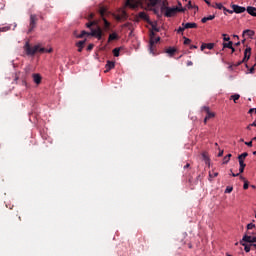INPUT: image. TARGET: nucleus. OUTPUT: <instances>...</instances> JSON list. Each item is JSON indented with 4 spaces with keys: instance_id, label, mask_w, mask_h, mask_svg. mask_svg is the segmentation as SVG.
<instances>
[{
    "instance_id": "f257e3e1",
    "label": "nucleus",
    "mask_w": 256,
    "mask_h": 256,
    "mask_svg": "<svg viewBox=\"0 0 256 256\" xmlns=\"http://www.w3.org/2000/svg\"><path fill=\"white\" fill-rule=\"evenodd\" d=\"M24 51L27 56H34L36 53H52L53 49H46L44 47H40V45H36L31 47L30 42H25Z\"/></svg>"
},
{
    "instance_id": "f03ea898",
    "label": "nucleus",
    "mask_w": 256,
    "mask_h": 256,
    "mask_svg": "<svg viewBox=\"0 0 256 256\" xmlns=\"http://www.w3.org/2000/svg\"><path fill=\"white\" fill-rule=\"evenodd\" d=\"M85 35L87 36H92L98 40L103 39V29L100 28V26H97V29H92L91 28V32H86L85 30H83L78 36H76V38L78 39H82L83 37H85Z\"/></svg>"
},
{
    "instance_id": "7ed1b4c3",
    "label": "nucleus",
    "mask_w": 256,
    "mask_h": 256,
    "mask_svg": "<svg viewBox=\"0 0 256 256\" xmlns=\"http://www.w3.org/2000/svg\"><path fill=\"white\" fill-rule=\"evenodd\" d=\"M160 42V37H155V32L152 31L149 39V53L155 55V44Z\"/></svg>"
},
{
    "instance_id": "20e7f679",
    "label": "nucleus",
    "mask_w": 256,
    "mask_h": 256,
    "mask_svg": "<svg viewBox=\"0 0 256 256\" xmlns=\"http://www.w3.org/2000/svg\"><path fill=\"white\" fill-rule=\"evenodd\" d=\"M107 14H108V9L105 7H101L100 8V16L102 17L103 27H104L105 31H109L110 26H111V23L105 18V16Z\"/></svg>"
},
{
    "instance_id": "39448f33",
    "label": "nucleus",
    "mask_w": 256,
    "mask_h": 256,
    "mask_svg": "<svg viewBox=\"0 0 256 256\" xmlns=\"http://www.w3.org/2000/svg\"><path fill=\"white\" fill-rule=\"evenodd\" d=\"M38 21H39V18L37 17L36 14L30 15V17H29V28H28L27 34H31V32H33V30L36 29Z\"/></svg>"
},
{
    "instance_id": "423d86ee",
    "label": "nucleus",
    "mask_w": 256,
    "mask_h": 256,
    "mask_svg": "<svg viewBox=\"0 0 256 256\" xmlns=\"http://www.w3.org/2000/svg\"><path fill=\"white\" fill-rule=\"evenodd\" d=\"M201 111L204 112V113H206V117H204V120H203V122H204L205 125L207 124V121H209V120L212 119V118H215V113H214V112H211L209 107L203 106V107L201 108Z\"/></svg>"
},
{
    "instance_id": "0eeeda50",
    "label": "nucleus",
    "mask_w": 256,
    "mask_h": 256,
    "mask_svg": "<svg viewBox=\"0 0 256 256\" xmlns=\"http://www.w3.org/2000/svg\"><path fill=\"white\" fill-rule=\"evenodd\" d=\"M177 13L178 8H165L164 12H162L167 18L174 17Z\"/></svg>"
},
{
    "instance_id": "6e6552de",
    "label": "nucleus",
    "mask_w": 256,
    "mask_h": 256,
    "mask_svg": "<svg viewBox=\"0 0 256 256\" xmlns=\"http://www.w3.org/2000/svg\"><path fill=\"white\" fill-rule=\"evenodd\" d=\"M251 51H252L251 47H247V49L244 50V58L242 62H239L238 65L236 66H239L242 63H246L247 61H249V58H251Z\"/></svg>"
},
{
    "instance_id": "1a4fd4ad",
    "label": "nucleus",
    "mask_w": 256,
    "mask_h": 256,
    "mask_svg": "<svg viewBox=\"0 0 256 256\" xmlns=\"http://www.w3.org/2000/svg\"><path fill=\"white\" fill-rule=\"evenodd\" d=\"M231 9L235 14H243L244 12H246V8L239 6L237 4H231Z\"/></svg>"
},
{
    "instance_id": "9d476101",
    "label": "nucleus",
    "mask_w": 256,
    "mask_h": 256,
    "mask_svg": "<svg viewBox=\"0 0 256 256\" xmlns=\"http://www.w3.org/2000/svg\"><path fill=\"white\" fill-rule=\"evenodd\" d=\"M139 5H141V1L126 0V6L132 9H137Z\"/></svg>"
},
{
    "instance_id": "9b49d317",
    "label": "nucleus",
    "mask_w": 256,
    "mask_h": 256,
    "mask_svg": "<svg viewBox=\"0 0 256 256\" xmlns=\"http://www.w3.org/2000/svg\"><path fill=\"white\" fill-rule=\"evenodd\" d=\"M127 17H128V15H127V12H125V11H121L119 15L114 14V18L116 21L126 20Z\"/></svg>"
},
{
    "instance_id": "f8f14e48",
    "label": "nucleus",
    "mask_w": 256,
    "mask_h": 256,
    "mask_svg": "<svg viewBox=\"0 0 256 256\" xmlns=\"http://www.w3.org/2000/svg\"><path fill=\"white\" fill-rule=\"evenodd\" d=\"M255 36V31L251 30V29H246L243 31V38H248V39H252V37Z\"/></svg>"
},
{
    "instance_id": "ddd939ff",
    "label": "nucleus",
    "mask_w": 256,
    "mask_h": 256,
    "mask_svg": "<svg viewBox=\"0 0 256 256\" xmlns=\"http://www.w3.org/2000/svg\"><path fill=\"white\" fill-rule=\"evenodd\" d=\"M239 243H240V245H242L244 247L245 253H249L251 251V245L246 244V243H248L247 240H243V238H242V240H240Z\"/></svg>"
},
{
    "instance_id": "4468645a",
    "label": "nucleus",
    "mask_w": 256,
    "mask_h": 256,
    "mask_svg": "<svg viewBox=\"0 0 256 256\" xmlns=\"http://www.w3.org/2000/svg\"><path fill=\"white\" fill-rule=\"evenodd\" d=\"M139 19H142L143 21H146L147 23H150L149 15H147L145 12H139L138 13Z\"/></svg>"
},
{
    "instance_id": "2eb2a0df",
    "label": "nucleus",
    "mask_w": 256,
    "mask_h": 256,
    "mask_svg": "<svg viewBox=\"0 0 256 256\" xmlns=\"http://www.w3.org/2000/svg\"><path fill=\"white\" fill-rule=\"evenodd\" d=\"M32 78H33V82L36 83L37 85H40L41 84V81H42V77L40 74L38 73H34L32 75Z\"/></svg>"
},
{
    "instance_id": "dca6fc26",
    "label": "nucleus",
    "mask_w": 256,
    "mask_h": 256,
    "mask_svg": "<svg viewBox=\"0 0 256 256\" xmlns=\"http://www.w3.org/2000/svg\"><path fill=\"white\" fill-rule=\"evenodd\" d=\"M185 29H197V24L195 22H188L181 24Z\"/></svg>"
},
{
    "instance_id": "f3484780",
    "label": "nucleus",
    "mask_w": 256,
    "mask_h": 256,
    "mask_svg": "<svg viewBox=\"0 0 256 256\" xmlns=\"http://www.w3.org/2000/svg\"><path fill=\"white\" fill-rule=\"evenodd\" d=\"M243 241H247V243H256V236L252 237L247 234H244Z\"/></svg>"
},
{
    "instance_id": "a211bd4d",
    "label": "nucleus",
    "mask_w": 256,
    "mask_h": 256,
    "mask_svg": "<svg viewBox=\"0 0 256 256\" xmlns=\"http://www.w3.org/2000/svg\"><path fill=\"white\" fill-rule=\"evenodd\" d=\"M245 11H247V13H248L250 16L256 17V8L251 7V6H248Z\"/></svg>"
},
{
    "instance_id": "6ab92c4d",
    "label": "nucleus",
    "mask_w": 256,
    "mask_h": 256,
    "mask_svg": "<svg viewBox=\"0 0 256 256\" xmlns=\"http://www.w3.org/2000/svg\"><path fill=\"white\" fill-rule=\"evenodd\" d=\"M86 40H80L76 43V47H78V52L81 53L83 48L85 47Z\"/></svg>"
},
{
    "instance_id": "aec40b11",
    "label": "nucleus",
    "mask_w": 256,
    "mask_h": 256,
    "mask_svg": "<svg viewBox=\"0 0 256 256\" xmlns=\"http://www.w3.org/2000/svg\"><path fill=\"white\" fill-rule=\"evenodd\" d=\"M105 68H106L105 73H108L110 70L115 68V62L107 61Z\"/></svg>"
},
{
    "instance_id": "412c9836",
    "label": "nucleus",
    "mask_w": 256,
    "mask_h": 256,
    "mask_svg": "<svg viewBox=\"0 0 256 256\" xmlns=\"http://www.w3.org/2000/svg\"><path fill=\"white\" fill-rule=\"evenodd\" d=\"M165 53L169 54V57H173L177 53V49L174 47H169L166 49Z\"/></svg>"
},
{
    "instance_id": "4be33fe9",
    "label": "nucleus",
    "mask_w": 256,
    "mask_h": 256,
    "mask_svg": "<svg viewBox=\"0 0 256 256\" xmlns=\"http://www.w3.org/2000/svg\"><path fill=\"white\" fill-rule=\"evenodd\" d=\"M119 39V36L116 32L114 33H111L109 36H108V43L112 42V41H116Z\"/></svg>"
},
{
    "instance_id": "5701e85b",
    "label": "nucleus",
    "mask_w": 256,
    "mask_h": 256,
    "mask_svg": "<svg viewBox=\"0 0 256 256\" xmlns=\"http://www.w3.org/2000/svg\"><path fill=\"white\" fill-rule=\"evenodd\" d=\"M161 13H164L165 9H169L170 7H168V1L167 0H162L161 2Z\"/></svg>"
},
{
    "instance_id": "b1692460",
    "label": "nucleus",
    "mask_w": 256,
    "mask_h": 256,
    "mask_svg": "<svg viewBox=\"0 0 256 256\" xmlns=\"http://www.w3.org/2000/svg\"><path fill=\"white\" fill-rule=\"evenodd\" d=\"M162 0H148L149 6L156 7V5L160 4Z\"/></svg>"
},
{
    "instance_id": "393cba45",
    "label": "nucleus",
    "mask_w": 256,
    "mask_h": 256,
    "mask_svg": "<svg viewBox=\"0 0 256 256\" xmlns=\"http://www.w3.org/2000/svg\"><path fill=\"white\" fill-rule=\"evenodd\" d=\"M214 19H215V15H210V16H208V17H203L202 20H201V22H202L203 24H205L207 21H212V20H214Z\"/></svg>"
},
{
    "instance_id": "a878e982",
    "label": "nucleus",
    "mask_w": 256,
    "mask_h": 256,
    "mask_svg": "<svg viewBox=\"0 0 256 256\" xmlns=\"http://www.w3.org/2000/svg\"><path fill=\"white\" fill-rule=\"evenodd\" d=\"M241 98V95L234 94L230 96V100L234 101V103H237V101Z\"/></svg>"
},
{
    "instance_id": "bb28decb",
    "label": "nucleus",
    "mask_w": 256,
    "mask_h": 256,
    "mask_svg": "<svg viewBox=\"0 0 256 256\" xmlns=\"http://www.w3.org/2000/svg\"><path fill=\"white\" fill-rule=\"evenodd\" d=\"M112 53L115 57H119L120 55V48L116 47L114 50H112Z\"/></svg>"
},
{
    "instance_id": "cd10ccee",
    "label": "nucleus",
    "mask_w": 256,
    "mask_h": 256,
    "mask_svg": "<svg viewBox=\"0 0 256 256\" xmlns=\"http://www.w3.org/2000/svg\"><path fill=\"white\" fill-rule=\"evenodd\" d=\"M223 46H224V48L232 49L233 48V42L229 41V43H224Z\"/></svg>"
},
{
    "instance_id": "c85d7f7f",
    "label": "nucleus",
    "mask_w": 256,
    "mask_h": 256,
    "mask_svg": "<svg viewBox=\"0 0 256 256\" xmlns=\"http://www.w3.org/2000/svg\"><path fill=\"white\" fill-rule=\"evenodd\" d=\"M246 157H248V153H247V152H244L243 154H241V155L238 156V160H245Z\"/></svg>"
},
{
    "instance_id": "c756f323",
    "label": "nucleus",
    "mask_w": 256,
    "mask_h": 256,
    "mask_svg": "<svg viewBox=\"0 0 256 256\" xmlns=\"http://www.w3.org/2000/svg\"><path fill=\"white\" fill-rule=\"evenodd\" d=\"M95 25H97V22H96V21H92V22H88V23L86 24V27H87L88 29H91L92 26H95Z\"/></svg>"
},
{
    "instance_id": "7c9ffc66",
    "label": "nucleus",
    "mask_w": 256,
    "mask_h": 256,
    "mask_svg": "<svg viewBox=\"0 0 256 256\" xmlns=\"http://www.w3.org/2000/svg\"><path fill=\"white\" fill-rule=\"evenodd\" d=\"M214 46H215L214 43L206 44V49L212 50V49H214Z\"/></svg>"
},
{
    "instance_id": "2f4dec72",
    "label": "nucleus",
    "mask_w": 256,
    "mask_h": 256,
    "mask_svg": "<svg viewBox=\"0 0 256 256\" xmlns=\"http://www.w3.org/2000/svg\"><path fill=\"white\" fill-rule=\"evenodd\" d=\"M255 228H256V225L253 224V223H249V224L247 225V229H248V230H252V229H255Z\"/></svg>"
},
{
    "instance_id": "473e14b6",
    "label": "nucleus",
    "mask_w": 256,
    "mask_h": 256,
    "mask_svg": "<svg viewBox=\"0 0 256 256\" xmlns=\"http://www.w3.org/2000/svg\"><path fill=\"white\" fill-rule=\"evenodd\" d=\"M216 8H217L218 10H223L225 7L223 6L222 3H216Z\"/></svg>"
},
{
    "instance_id": "72a5a7b5",
    "label": "nucleus",
    "mask_w": 256,
    "mask_h": 256,
    "mask_svg": "<svg viewBox=\"0 0 256 256\" xmlns=\"http://www.w3.org/2000/svg\"><path fill=\"white\" fill-rule=\"evenodd\" d=\"M240 167H246V163H244V159H238Z\"/></svg>"
},
{
    "instance_id": "f704fd0d",
    "label": "nucleus",
    "mask_w": 256,
    "mask_h": 256,
    "mask_svg": "<svg viewBox=\"0 0 256 256\" xmlns=\"http://www.w3.org/2000/svg\"><path fill=\"white\" fill-rule=\"evenodd\" d=\"M191 44V40L188 39L187 37H184V45H189Z\"/></svg>"
},
{
    "instance_id": "c9c22d12",
    "label": "nucleus",
    "mask_w": 256,
    "mask_h": 256,
    "mask_svg": "<svg viewBox=\"0 0 256 256\" xmlns=\"http://www.w3.org/2000/svg\"><path fill=\"white\" fill-rule=\"evenodd\" d=\"M185 30H186V28L183 26V27H179L177 32H178V34H182Z\"/></svg>"
},
{
    "instance_id": "e433bc0d",
    "label": "nucleus",
    "mask_w": 256,
    "mask_h": 256,
    "mask_svg": "<svg viewBox=\"0 0 256 256\" xmlns=\"http://www.w3.org/2000/svg\"><path fill=\"white\" fill-rule=\"evenodd\" d=\"M222 36H224V42L230 41V37L227 34H222Z\"/></svg>"
},
{
    "instance_id": "4c0bfd02",
    "label": "nucleus",
    "mask_w": 256,
    "mask_h": 256,
    "mask_svg": "<svg viewBox=\"0 0 256 256\" xmlns=\"http://www.w3.org/2000/svg\"><path fill=\"white\" fill-rule=\"evenodd\" d=\"M233 187H226L225 193H232Z\"/></svg>"
},
{
    "instance_id": "58836bf2",
    "label": "nucleus",
    "mask_w": 256,
    "mask_h": 256,
    "mask_svg": "<svg viewBox=\"0 0 256 256\" xmlns=\"http://www.w3.org/2000/svg\"><path fill=\"white\" fill-rule=\"evenodd\" d=\"M219 150V152H218V154H217V157H223V155H224V150H220V149H218Z\"/></svg>"
},
{
    "instance_id": "ea45409f",
    "label": "nucleus",
    "mask_w": 256,
    "mask_h": 256,
    "mask_svg": "<svg viewBox=\"0 0 256 256\" xmlns=\"http://www.w3.org/2000/svg\"><path fill=\"white\" fill-rule=\"evenodd\" d=\"M248 187H249L248 181H245V182H244V185H243V189H244V190H247Z\"/></svg>"
},
{
    "instance_id": "a19ab883",
    "label": "nucleus",
    "mask_w": 256,
    "mask_h": 256,
    "mask_svg": "<svg viewBox=\"0 0 256 256\" xmlns=\"http://www.w3.org/2000/svg\"><path fill=\"white\" fill-rule=\"evenodd\" d=\"M186 8H188V9H192L193 8L191 1H189L188 4H186Z\"/></svg>"
},
{
    "instance_id": "79ce46f5",
    "label": "nucleus",
    "mask_w": 256,
    "mask_h": 256,
    "mask_svg": "<svg viewBox=\"0 0 256 256\" xmlns=\"http://www.w3.org/2000/svg\"><path fill=\"white\" fill-rule=\"evenodd\" d=\"M152 30H153L154 32H160V29L157 28L155 25L152 26Z\"/></svg>"
},
{
    "instance_id": "37998d69",
    "label": "nucleus",
    "mask_w": 256,
    "mask_h": 256,
    "mask_svg": "<svg viewBox=\"0 0 256 256\" xmlns=\"http://www.w3.org/2000/svg\"><path fill=\"white\" fill-rule=\"evenodd\" d=\"M223 10H224L226 13H229V14H233V13H234L233 10H229V9H227V8H223Z\"/></svg>"
},
{
    "instance_id": "c03bdc74",
    "label": "nucleus",
    "mask_w": 256,
    "mask_h": 256,
    "mask_svg": "<svg viewBox=\"0 0 256 256\" xmlns=\"http://www.w3.org/2000/svg\"><path fill=\"white\" fill-rule=\"evenodd\" d=\"M245 168H246V166H240L239 173L242 174L244 172Z\"/></svg>"
},
{
    "instance_id": "a18cd8bd",
    "label": "nucleus",
    "mask_w": 256,
    "mask_h": 256,
    "mask_svg": "<svg viewBox=\"0 0 256 256\" xmlns=\"http://www.w3.org/2000/svg\"><path fill=\"white\" fill-rule=\"evenodd\" d=\"M247 243H249L251 247H254V249H256V242H247Z\"/></svg>"
},
{
    "instance_id": "49530a36",
    "label": "nucleus",
    "mask_w": 256,
    "mask_h": 256,
    "mask_svg": "<svg viewBox=\"0 0 256 256\" xmlns=\"http://www.w3.org/2000/svg\"><path fill=\"white\" fill-rule=\"evenodd\" d=\"M229 161H230V159H229V158L224 157V162H223V164H224V165H225V164H228V163H229Z\"/></svg>"
},
{
    "instance_id": "de8ad7c7",
    "label": "nucleus",
    "mask_w": 256,
    "mask_h": 256,
    "mask_svg": "<svg viewBox=\"0 0 256 256\" xmlns=\"http://www.w3.org/2000/svg\"><path fill=\"white\" fill-rule=\"evenodd\" d=\"M7 31H8L7 27H2V28H0V33H1V32H7Z\"/></svg>"
},
{
    "instance_id": "09e8293b",
    "label": "nucleus",
    "mask_w": 256,
    "mask_h": 256,
    "mask_svg": "<svg viewBox=\"0 0 256 256\" xmlns=\"http://www.w3.org/2000/svg\"><path fill=\"white\" fill-rule=\"evenodd\" d=\"M93 46H94L93 44H89L88 47H87V50L91 51L93 49Z\"/></svg>"
},
{
    "instance_id": "8fccbe9b",
    "label": "nucleus",
    "mask_w": 256,
    "mask_h": 256,
    "mask_svg": "<svg viewBox=\"0 0 256 256\" xmlns=\"http://www.w3.org/2000/svg\"><path fill=\"white\" fill-rule=\"evenodd\" d=\"M186 66H188V67L193 66V62H192V61H188V62H186Z\"/></svg>"
},
{
    "instance_id": "3c124183",
    "label": "nucleus",
    "mask_w": 256,
    "mask_h": 256,
    "mask_svg": "<svg viewBox=\"0 0 256 256\" xmlns=\"http://www.w3.org/2000/svg\"><path fill=\"white\" fill-rule=\"evenodd\" d=\"M249 73H250V74L255 73V67L250 68V69H249Z\"/></svg>"
},
{
    "instance_id": "603ef678",
    "label": "nucleus",
    "mask_w": 256,
    "mask_h": 256,
    "mask_svg": "<svg viewBox=\"0 0 256 256\" xmlns=\"http://www.w3.org/2000/svg\"><path fill=\"white\" fill-rule=\"evenodd\" d=\"M205 49H207V47H206V44L203 43V44L201 45V51H203V50H205Z\"/></svg>"
},
{
    "instance_id": "864d4df0",
    "label": "nucleus",
    "mask_w": 256,
    "mask_h": 256,
    "mask_svg": "<svg viewBox=\"0 0 256 256\" xmlns=\"http://www.w3.org/2000/svg\"><path fill=\"white\" fill-rule=\"evenodd\" d=\"M205 49H207V47H206V44L203 43V44L201 45V51H203V50H205Z\"/></svg>"
},
{
    "instance_id": "5fc2aeb1",
    "label": "nucleus",
    "mask_w": 256,
    "mask_h": 256,
    "mask_svg": "<svg viewBox=\"0 0 256 256\" xmlns=\"http://www.w3.org/2000/svg\"><path fill=\"white\" fill-rule=\"evenodd\" d=\"M245 145L248 146V147H252V141L245 142Z\"/></svg>"
},
{
    "instance_id": "6e6d98bb",
    "label": "nucleus",
    "mask_w": 256,
    "mask_h": 256,
    "mask_svg": "<svg viewBox=\"0 0 256 256\" xmlns=\"http://www.w3.org/2000/svg\"><path fill=\"white\" fill-rule=\"evenodd\" d=\"M186 11V8H178V12H184Z\"/></svg>"
},
{
    "instance_id": "4d7b16f0",
    "label": "nucleus",
    "mask_w": 256,
    "mask_h": 256,
    "mask_svg": "<svg viewBox=\"0 0 256 256\" xmlns=\"http://www.w3.org/2000/svg\"><path fill=\"white\" fill-rule=\"evenodd\" d=\"M254 108H250L249 111H248V114H252L254 112Z\"/></svg>"
},
{
    "instance_id": "13d9d810",
    "label": "nucleus",
    "mask_w": 256,
    "mask_h": 256,
    "mask_svg": "<svg viewBox=\"0 0 256 256\" xmlns=\"http://www.w3.org/2000/svg\"><path fill=\"white\" fill-rule=\"evenodd\" d=\"M231 176H232V177H238V176H239V173H236V174H235V173H231Z\"/></svg>"
},
{
    "instance_id": "bf43d9fd",
    "label": "nucleus",
    "mask_w": 256,
    "mask_h": 256,
    "mask_svg": "<svg viewBox=\"0 0 256 256\" xmlns=\"http://www.w3.org/2000/svg\"><path fill=\"white\" fill-rule=\"evenodd\" d=\"M93 17H95V14H94V13H91V14L89 15V19H93Z\"/></svg>"
},
{
    "instance_id": "052dcab7",
    "label": "nucleus",
    "mask_w": 256,
    "mask_h": 256,
    "mask_svg": "<svg viewBox=\"0 0 256 256\" xmlns=\"http://www.w3.org/2000/svg\"><path fill=\"white\" fill-rule=\"evenodd\" d=\"M193 49H197V46L196 45L190 46V50H193Z\"/></svg>"
},
{
    "instance_id": "680f3d73",
    "label": "nucleus",
    "mask_w": 256,
    "mask_h": 256,
    "mask_svg": "<svg viewBox=\"0 0 256 256\" xmlns=\"http://www.w3.org/2000/svg\"><path fill=\"white\" fill-rule=\"evenodd\" d=\"M208 6H211V2L209 0H204Z\"/></svg>"
},
{
    "instance_id": "e2e57ef3",
    "label": "nucleus",
    "mask_w": 256,
    "mask_h": 256,
    "mask_svg": "<svg viewBox=\"0 0 256 256\" xmlns=\"http://www.w3.org/2000/svg\"><path fill=\"white\" fill-rule=\"evenodd\" d=\"M250 126L256 127V120L250 124Z\"/></svg>"
},
{
    "instance_id": "0e129e2a",
    "label": "nucleus",
    "mask_w": 256,
    "mask_h": 256,
    "mask_svg": "<svg viewBox=\"0 0 256 256\" xmlns=\"http://www.w3.org/2000/svg\"><path fill=\"white\" fill-rule=\"evenodd\" d=\"M225 157H226L227 159H230V157H232V154H227Z\"/></svg>"
},
{
    "instance_id": "69168bd1",
    "label": "nucleus",
    "mask_w": 256,
    "mask_h": 256,
    "mask_svg": "<svg viewBox=\"0 0 256 256\" xmlns=\"http://www.w3.org/2000/svg\"><path fill=\"white\" fill-rule=\"evenodd\" d=\"M230 50H231V53H235L234 47L230 48Z\"/></svg>"
},
{
    "instance_id": "338daca9",
    "label": "nucleus",
    "mask_w": 256,
    "mask_h": 256,
    "mask_svg": "<svg viewBox=\"0 0 256 256\" xmlns=\"http://www.w3.org/2000/svg\"><path fill=\"white\" fill-rule=\"evenodd\" d=\"M189 164H186L185 166H184V169H187V168H189Z\"/></svg>"
},
{
    "instance_id": "774afa93",
    "label": "nucleus",
    "mask_w": 256,
    "mask_h": 256,
    "mask_svg": "<svg viewBox=\"0 0 256 256\" xmlns=\"http://www.w3.org/2000/svg\"><path fill=\"white\" fill-rule=\"evenodd\" d=\"M251 127H253V126H251V124H249V126H247V129L251 130Z\"/></svg>"
}]
</instances>
